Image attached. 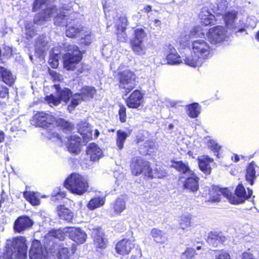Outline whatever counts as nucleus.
<instances>
[{
    "label": "nucleus",
    "mask_w": 259,
    "mask_h": 259,
    "mask_svg": "<svg viewBox=\"0 0 259 259\" xmlns=\"http://www.w3.org/2000/svg\"><path fill=\"white\" fill-rule=\"evenodd\" d=\"M190 50L191 55L185 58V63L196 67L201 66L203 62L208 59L211 48L204 39H196L191 42Z\"/></svg>",
    "instance_id": "obj_1"
},
{
    "label": "nucleus",
    "mask_w": 259,
    "mask_h": 259,
    "mask_svg": "<svg viewBox=\"0 0 259 259\" xmlns=\"http://www.w3.org/2000/svg\"><path fill=\"white\" fill-rule=\"evenodd\" d=\"M63 185L71 193L77 195L83 194L89 188L87 180L77 173L71 174L64 181Z\"/></svg>",
    "instance_id": "obj_2"
},
{
    "label": "nucleus",
    "mask_w": 259,
    "mask_h": 259,
    "mask_svg": "<svg viewBox=\"0 0 259 259\" xmlns=\"http://www.w3.org/2000/svg\"><path fill=\"white\" fill-rule=\"evenodd\" d=\"M118 89L123 90L127 95L136 88L137 77L134 71L130 69L118 71L115 75Z\"/></svg>",
    "instance_id": "obj_3"
},
{
    "label": "nucleus",
    "mask_w": 259,
    "mask_h": 259,
    "mask_svg": "<svg viewBox=\"0 0 259 259\" xmlns=\"http://www.w3.org/2000/svg\"><path fill=\"white\" fill-rule=\"evenodd\" d=\"M82 58V53L77 45H69L67 52L63 56V67L67 71H74Z\"/></svg>",
    "instance_id": "obj_4"
},
{
    "label": "nucleus",
    "mask_w": 259,
    "mask_h": 259,
    "mask_svg": "<svg viewBox=\"0 0 259 259\" xmlns=\"http://www.w3.org/2000/svg\"><path fill=\"white\" fill-rule=\"evenodd\" d=\"M116 252L121 255H126L131 253L133 258L140 257L142 255L141 249L135 247L133 241L129 238H123L118 241L115 245Z\"/></svg>",
    "instance_id": "obj_5"
},
{
    "label": "nucleus",
    "mask_w": 259,
    "mask_h": 259,
    "mask_svg": "<svg viewBox=\"0 0 259 259\" xmlns=\"http://www.w3.org/2000/svg\"><path fill=\"white\" fill-rule=\"evenodd\" d=\"M229 193L228 200L230 203L238 205L250 199L253 194V190L249 188H247L246 190L243 185L240 183L236 187L233 194L230 190H229Z\"/></svg>",
    "instance_id": "obj_6"
},
{
    "label": "nucleus",
    "mask_w": 259,
    "mask_h": 259,
    "mask_svg": "<svg viewBox=\"0 0 259 259\" xmlns=\"http://www.w3.org/2000/svg\"><path fill=\"white\" fill-rule=\"evenodd\" d=\"M147 33L143 28H136L134 30V37L130 40L132 50L137 55L142 56L146 53V47L143 44V39Z\"/></svg>",
    "instance_id": "obj_7"
},
{
    "label": "nucleus",
    "mask_w": 259,
    "mask_h": 259,
    "mask_svg": "<svg viewBox=\"0 0 259 259\" xmlns=\"http://www.w3.org/2000/svg\"><path fill=\"white\" fill-rule=\"evenodd\" d=\"M206 36L209 42L212 45H217L224 41L227 37V30L224 26L216 25L210 28Z\"/></svg>",
    "instance_id": "obj_8"
},
{
    "label": "nucleus",
    "mask_w": 259,
    "mask_h": 259,
    "mask_svg": "<svg viewBox=\"0 0 259 259\" xmlns=\"http://www.w3.org/2000/svg\"><path fill=\"white\" fill-rule=\"evenodd\" d=\"M92 237L96 250H104L107 247L108 241L101 227L93 229Z\"/></svg>",
    "instance_id": "obj_9"
},
{
    "label": "nucleus",
    "mask_w": 259,
    "mask_h": 259,
    "mask_svg": "<svg viewBox=\"0 0 259 259\" xmlns=\"http://www.w3.org/2000/svg\"><path fill=\"white\" fill-rule=\"evenodd\" d=\"M144 94L138 89L134 90L125 100L127 107L131 109H138L144 103Z\"/></svg>",
    "instance_id": "obj_10"
},
{
    "label": "nucleus",
    "mask_w": 259,
    "mask_h": 259,
    "mask_svg": "<svg viewBox=\"0 0 259 259\" xmlns=\"http://www.w3.org/2000/svg\"><path fill=\"white\" fill-rule=\"evenodd\" d=\"M65 233L68 237L77 244H82L86 240L87 234L79 227H66L64 228Z\"/></svg>",
    "instance_id": "obj_11"
},
{
    "label": "nucleus",
    "mask_w": 259,
    "mask_h": 259,
    "mask_svg": "<svg viewBox=\"0 0 259 259\" xmlns=\"http://www.w3.org/2000/svg\"><path fill=\"white\" fill-rule=\"evenodd\" d=\"M33 220L28 215H22L14 221L13 229L15 232L21 233L30 229L33 225Z\"/></svg>",
    "instance_id": "obj_12"
},
{
    "label": "nucleus",
    "mask_w": 259,
    "mask_h": 259,
    "mask_svg": "<svg viewBox=\"0 0 259 259\" xmlns=\"http://www.w3.org/2000/svg\"><path fill=\"white\" fill-rule=\"evenodd\" d=\"M229 189L227 188H220L218 186L212 185L208 190L209 201L211 202H219L222 196L228 199Z\"/></svg>",
    "instance_id": "obj_13"
},
{
    "label": "nucleus",
    "mask_w": 259,
    "mask_h": 259,
    "mask_svg": "<svg viewBox=\"0 0 259 259\" xmlns=\"http://www.w3.org/2000/svg\"><path fill=\"white\" fill-rule=\"evenodd\" d=\"M12 246L17 251L18 259H26L27 247L24 237L20 236L15 238L12 242Z\"/></svg>",
    "instance_id": "obj_14"
},
{
    "label": "nucleus",
    "mask_w": 259,
    "mask_h": 259,
    "mask_svg": "<svg viewBox=\"0 0 259 259\" xmlns=\"http://www.w3.org/2000/svg\"><path fill=\"white\" fill-rule=\"evenodd\" d=\"M118 20L120 23L116 25L115 34L117 39L119 42H125L128 37L126 32L127 19L125 16H120Z\"/></svg>",
    "instance_id": "obj_15"
},
{
    "label": "nucleus",
    "mask_w": 259,
    "mask_h": 259,
    "mask_svg": "<svg viewBox=\"0 0 259 259\" xmlns=\"http://www.w3.org/2000/svg\"><path fill=\"white\" fill-rule=\"evenodd\" d=\"M81 138L77 135H71L67 138L66 147L71 154L78 155L81 151Z\"/></svg>",
    "instance_id": "obj_16"
},
{
    "label": "nucleus",
    "mask_w": 259,
    "mask_h": 259,
    "mask_svg": "<svg viewBox=\"0 0 259 259\" xmlns=\"http://www.w3.org/2000/svg\"><path fill=\"white\" fill-rule=\"evenodd\" d=\"M198 18L201 26H209L215 24V16L205 8L201 9L198 14Z\"/></svg>",
    "instance_id": "obj_17"
},
{
    "label": "nucleus",
    "mask_w": 259,
    "mask_h": 259,
    "mask_svg": "<svg viewBox=\"0 0 259 259\" xmlns=\"http://www.w3.org/2000/svg\"><path fill=\"white\" fill-rule=\"evenodd\" d=\"M142 171V174H143L144 178L147 179H162L167 176V172L165 171L161 172H158L156 175H154L153 170L151 166V163L147 160L143 163Z\"/></svg>",
    "instance_id": "obj_18"
},
{
    "label": "nucleus",
    "mask_w": 259,
    "mask_h": 259,
    "mask_svg": "<svg viewBox=\"0 0 259 259\" xmlns=\"http://www.w3.org/2000/svg\"><path fill=\"white\" fill-rule=\"evenodd\" d=\"M199 178L194 173H192L191 176L187 177L183 182V187L188 190L189 192H196L199 188Z\"/></svg>",
    "instance_id": "obj_19"
},
{
    "label": "nucleus",
    "mask_w": 259,
    "mask_h": 259,
    "mask_svg": "<svg viewBox=\"0 0 259 259\" xmlns=\"http://www.w3.org/2000/svg\"><path fill=\"white\" fill-rule=\"evenodd\" d=\"M56 212L59 218L68 223L72 222L74 217L73 212L64 204L57 206Z\"/></svg>",
    "instance_id": "obj_20"
},
{
    "label": "nucleus",
    "mask_w": 259,
    "mask_h": 259,
    "mask_svg": "<svg viewBox=\"0 0 259 259\" xmlns=\"http://www.w3.org/2000/svg\"><path fill=\"white\" fill-rule=\"evenodd\" d=\"M86 153L90 160L93 161L98 160L103 155V152L95 143H90L86 149Z\"/></svg>",
    "instance_id": "obj_21"
},
{
    "label": "nucleus",
    "mask_w": 259,
    "mask_h": 259,
    "mask_svg": "<svg viewBox=\"0 0 259 259\" xmlns=\"http://www.w3.org/2000/svg\"><path fill=\"white\" fill-rule=\"evenodd\" d=\"M15 76L10 69L0 66V81L9 87H12L15 82Z\"/></svg>",
    "instance_id": "obj_22"
},
{
    "label": "nucleus",
    "mask_w": 259,
    "mask_h": 259,
    "mask_svg": "<svg viewBox=\"0 0 259 259\" xmlns=\"http://www.w3.org/2000/svg\"><path fill=\"white\" fill-rule=\"evenodd\" d=\"M65 34L69 38H75L79 36L83 31V27L79 24H65Z\"/></svg>",
    "instance_id": "obj_23"
},
{
    "label": "nucleus",
    "mask_w": 259,
    "mask_h": 259,
    "mask_svg": "<svg viewBox=\"0 0 259 259\" xmlns=\"http://www.w3.org/2000/svg\"><path fill=\"white\" fill-rule=\"evenodd\" d=\"M146 160L139 156L135 157L132 159L130 169L133 176H138L142 174L143 163Z\"/></svg>",
    "instance_id": "obj_24"
},
{
    "label": "nucleus",
    "mask_w": 259,
    "mask_h": 259,
    "mask_svg": "<svg viewBox=\"0 0 259 259\" xmlns=\"http://www.w3.org/2000/svg\"><path fill=\"white\" fill-rule=\"evenodd\" d=\"M43 256V249L40 241L33 242L29 250L30 259H41Z\"/></svg>",
    "instance_id": "obj_25"
},
{
    "label": "nucleus",
    "mask_w": 259,
    "mask_h": 259,
    "mask_svg": "<svg viewBox=\"0 0 259 259\" xmlns=\"http://www.w3.org/2000/svg\"><path fill=\"white\" fill-rule=\"evenodd\" d=\"M78 130L84 140L89 141L93 139L92 130L89 123L85 121L80 122Z\"/></svg>",
    "instance_id": "obj_26"
},
{
    "label": "nucleus",
    "mask_w": 259,
    "mask_h": 259,
    "mask_svg": "<svg viewBox=\"0 0 259 259\" xmlns=\"http://www.w3.org/2000/svg\"><path fill=\"white\" fill-rule=\"evenodd\" d=\"M132 132V129H128L127 132L121 130H118L116 132V145L118 149L121 150L124 148V143L126 139L130 136Z\"/></svg>",
    "instance_id": "obj_27"
},
{
    "label": "nucleus",
    "mask_w": 259,
    "mask_h": 259,
    "mask_svg": "<svg viewBox=\"0 0 259 259\" xmlns=\"http://www.w3.org/2000/svg\"><path fill=\"white\" fill-rule=\"evenodd\" d=\"M166 59L167 63L170 65H177L182 62L181 56L177 52L175 49L170 46L166 54Z\"/></svg>",
    "instance_id": "obj_28"
},
{
    "label": "nucleus",
    "mask_w": 259,
    "mask_h": 259,
    "mask_svg": "<svg viewBox=\"0 0 259 259\" xmlns=\"http://www.w3.org/2000/svg\"><path fill=\"white\" fill-rule=\"evenodd\" d=\"M213 162V159L208 156H204L201 159H198V166L200 169L205 175H209L211 171L210 164Z\"/></svg>",
    "instance_id": "obj_29"
},
{
    "label": "nucleus",
    "mask_w": 259,
    "mask_h": 259,
    "mask_svg": "<svg viewBox=\"0 0 259 259\" xmlns=\"http://www.w3.org/2000/svg\"><path fill=\"white\" fill-rule=\"evenodd\" d=\"M97 93V90L92 86L84 85L79 90L78 93L84 101L89 100L93 98Z\"/></svg>",
    "instance_id": "obj_30"
},
{
    "label": "nucleus",
    "mask_w": 259,
    "mask_h": 259,
    "mask_svg": "<svg viewBox=\"0 0 259 259\" xmlns=\"http://www.w3.org/2000/svg\"><path fill=\"white\" fill-rule=\"evenodd\" d=\"M150 234L153 240L158 244H163L167 240L165 233L157 228H152L151 230Z\"/></svg>",
    "instance_id": "obj_31"
},
{
    "label": "nucleus",
    "mask_w": 259,
    "mask_h": 259,
    "mask_svg": "<svg viewBox=\"0 0 259 259\" xmlns=\"http://www.w3.org/2000/svg\"><path fill=\"white\" fill-rule=\"evenodd\" d=\"M237 12L234 11H228L225 13L223 18L225 23V26L227 27L230 29L236 28L233 23L235 20L237 18Z\"/></svg>",
    "instance_id": "obj_32"
},
{
    "label": "nucleus",
    "mask_w": 259,
    "mask_h": 259,
    "mask_svg": "<svg viewBox=\"0 0 259 259\" xmlns=\"http://www.w3.org/2000/svg\"><path fill=\"white\" fill-rule=\"evenodd\" d=\"M58 8L56 6L53 5L51 7H47L40 13V16L39 17L38 21H46L50 19L53 15L57 12Z\"/></svg>",
    "instance_id": "obj_33"
},
{
    "label": "nucleus",
    "mask_w": 259,
    "mask_h": 259,
    "mask_svg": "<svg viewBox=\"0 0 259 259\" xmlns=\"http://www.w3.org/2000/svg\"><path fill=\"white\" fill-rule=\"evenodd\" d=\"M255 174V164L253 162H251L247 166L245 173V180L251 185L254 184V181L256 179Z\"/></svg>",
    "instance_id": "obj_34"
},
{
    "label": "nucleus",
    "mask_w": 259,
    "mask_h": 259,
    "mask_svg": "<svg viewBox=\"0 0 259 259\" xmlns=\"http://www.w3.org/2000/svg\"><path fill=\"white\" fill-rule=\"evenodd\" d=\"M105 203V198L103 197H94L91 198L87 204L89 210H93L104 205Z\"/></svg>",
    "instance_id": "obj_35"
},
{
    "label": "nucleus",
    "mask_w": 259,
    "mask_h": 259,
    "mask_svg": "<svg viewBox=\"0 0 259 259\" xmlns=\"http://www.w3.org/2000/svg\"><path fill=\"white\" fill-rule=\"evenodd\" d=\"M187 114L191 118L198 116L200 113V106L198 103H193L186 106Z\"/></svg>",
    "instance_id": "obj_36"
},
{
    "label": "nucleus",
    "mask_w": 259,
    "mask_h": 259,
    "mask_svg": "<svg viewBox=\"0 0 259 259\" xmlns=\"http://www.w3.org/2000/svg\"><path fill=\"white\" fill-rule=\"evenodd\" d=\"M56 125L59 129L65 133L71 132L74 128V125L63 118H59L56 121Z\"/></svg>",
    "instance_id": "obj_37"
},
{
    "label": "nucleus",
    "mask_w": 259,
    "mask_h": 259,
    "mask_svg": "<svg viewBox=\"0 0 259 259\" xmlns=\"http://www.w3.org/2000/svg\"><path fill=\"white\" fill-rule=\"evenodd\" d=\"M171 162L172 164L171 167L175 168L178 171L180 172L182 174H186L190 171V168L188 164H186L183 162V161H175L171 160Z\"/></svg>",
    "instance_id": "obj_38"
},
{
    "label": "nucleus",
    "mask_w": 259,
    "mask_h": 259,
    "mask_svg": "<svg viewBox=\"0 0 259 259\" xmlns=\"http://www.w3.org/2000/svg\"><path fill=\"white\" fill-rule=\"evenodd\" d=\"M71 100L70 103L67 106V109L69 111H71L75 108L76 106L79 105L82 101H84L78 93L72 94Z\"/></svg>",
    "instance_id": "obj_39"
},
{
    "label": "nucleus",
    "mask_w": 259,
    "mask_h": 259,
    "mask_svg": "<svg viewBox=\"0 0 259 259\" xmlns=\"http://www.w3.org/2000/svg\"><path fill=\"white\" fill-rule=\"evenodd\" d=\"M24 198L33 206L38 205L40 203V200L34 192L24 191Z\"/></svg>",
    "instance_id": "obj_40"
},
{
    "label": "nucleus",
    "mask_w": 259,
    "mask_h": 259,
    "mask_svg": "<svg viewBox=\"0 0 259 259\" xmlns=\"http://www.w3.org/2000/svg\"><path fill=\"white\" fill-rule=\"evenodd\" d=\"M48 114L44 112H37L33 116V119L36 124L42 126L47 123Z\"/></svg>",
    "instance_id": "obj_41"
},
{
    "label": "nucleus",
    "mask_w": 259,
    "mask_h": 259,
    "mask_svg": "<svg viewBox=\"0 0 259 259\" xmlns=\"http://www.w3.org/2000/svg\"><path fill=\"white\" fill-rule=\"evenodd\" d=\"M126 208L125 201L121 198H117L113 205L114 212L116 214H119Z\"/></svg>",
    "instance_id": "obj_42"
},
{
    "label": "nucleus",
    "mask_w": 259,
    "mask_h": 259,
    "mask_svg": "<svg viewBox=\"0 0 259 259\" xmlns=\"http://www.w3.org/2000/svg\"><path fill=\"white\" fill-rule=\"evenodd\" d=\"M72 92L70 89L67 88H65L62 90L60 91L59 93L58 94L60 102L63 101L65 103H67L72 96Z\"/></svg>",
    "instance_id": "obj_43"
},
{
    "label": "nucleus",
    "mask_w": 259,
    "mask_h": 259,
    "mask_svg": "<svg viewBox=\"0 0 259 259\" xmlns=\"http://www.w3.org/2000/svg\"><path fill=\"white\" fill-rule=\"evenodd\" d=\"M75 250V246L74 244H72L71 248L65 247L61 248L58 252L59 259H68L69 251L71 250L72 252L74 253Z\"/></svg>",
    "instance_id": "obj_44"
},
{
    "label": "nucleus",
    "mask_w": 259,
    "mask_h": 259,
    "mask_svg": "<svg viewBox=\"0 0 259 259\" xmlns=\"http://www.w3.org/2000/svg\"><path fill=\"white\" fill-rule=\"evenodd\" d=\"M191 217L190 214L182 215L180 217V228L184 230L191 226Z\"/></svg>",
    "instance_id": "obj_45"
},
{
    "label": "nucleus",
    "mask_w": 259,
    "mask_h": 259,
    "mask_svg": "<svg viewBox=\"0 0 259 259\" xmlns=\"http://www.w3.org/2000/svg\"><path fill=\"white\" fill-rule=\"evenodd\" d=\"M118 106V114L119 120L121 123H125L127 119L126 108L122 104H119Z\"/></svg>",
    "instance_id": "obj_46"
},
{
    "label": "nucleus",
    "mask_w": 259,
    "mask_h": 259,
    "mask_svg": "<svg viewBox=\"0 0 259 259\" xmlns=\"http://www.w3.org/2000/svg\"><path fill=\"white\" fill-rule=\"evenodd\" d=\"M45 100L48 104H52L54 106H58L61 103L59 96L56 97L53 94L46 96Z\"/></svg>",
    "instance_id": "obj_47"
},
{
    "label": "nucleus",
    "mask_w": 259,
    "mask_h": 259,
    "mask_svg": "<svg viewBox=\"0 0 259 259\" xmlns=\"http://www.w3.org/2000/svg\"><path fill=\"white\" fill-rule=\"evenodd\" d=\"M202 26L196 25L192 28L190 31V34L192 36H204L205 35V32L204 29L202 28Z\"/></svg>",
    "instance_id": "obj_48"
},
{
    "label": "nucleus",
    "mask_w": 259,
    "mask_h": 259,
    "mask_svg": "<svg viewBox=\"0 0 259 259\" xmlns=\"http://www.w3.org/2000/svg\"><path fill=\"white\" fill-rule=\"evenodd\" d=\"M208 239L211 241H218L221 243H223L226 240L225 236L215 232H210L208 235Z\"/></svg>",
    "instance_id": "obj_49"
},
{
    "label": "nucleus",
    "mask_w": 259,
    "mask_h": 259,
    "mask_svg": "<svg viewBox=\"0 0 259 259\" xmlns=\"http://www.w3.org/2000/svg\"><path fill=\"white\" fill-rule=\"evenodd\" d=\"M49 63L53 68H57L59 64L58 55L57 54H52L49 60Z\"/></svg>",
    "instance_id": "obj_50"
},
{
    "label": "nucleus",
    "mask_w": 259,
    "mask_h": 259,
    "mask_svg": "<svg viewBox=\"0 0 259 259\" xmlns=\"http://www.w3.org/2000/svg\"><path fill=\"white\" fill-rule=\"evenodd\" d=\"M14 254V251L13 249L8 247L6 248V249L4 250L3 252L2 255L1 256V259H13V255Z\"/></svg>",
    "instance_id": "obj_51"
},
{
    "label": "nucleus",
    "mask_w": 259,
    "mask_h": 259,
    "mask_svg": "<svg viewBox=\"0 0 259 259\" xmlns=\"http://www.w3.org/2000/svg\"><path fill=\"white\" fill-rule=\"evenodd\" d=\"M9 96V90L6 85L0 84V98L4 99L8 98ZM1 102H0V105Z\"/></svg>",
    "instance_id": "obj_52"
},
{
    "label": "nucleus",
    "mask_w": 259,
    "mask_h": 259,
    "mask_svg": "<svg viewBox=\"0 0 259 259\" xmlns=\"http://www.w3.org/2000/svg\"><path fill=\"white\" fill-rule=\"evenodd\" d=\"M46 3V0H34L32 5V11L36 12L40 9L43 5H45Z\"/></svg>",
    "instance_id": "obj_53"
},
{
    "label": "nucleus",
    "mask_w": 259,
    "mask_h": 259,
    "mask_svg": "<svg viewBox=\"0 0 259 259\" xmlns=\"http://www.w3.org/2000/svg\"><path fill=\"white\" fill-rule=\"evenodd\" d=\"M185 259H192L195 255V250L192 248H188L183 254Z\"/></svg>",
    "instance_id": "obj_54"
},
{
    "label": "nucleus",
    "mask_w": 259,
    "mask_h": 259,
    "mask_svg": "<svg viewBox=\"0 0 259 259\" xmlns=\"http://www.w3.org/2000/svg\"><path fill=\"white\" fill-rule=\"evenodd\" d=\"M218 251L219 253L216 255V259H231L229 253L225 250H215L214 252Z\"/></svg>",
    "instance_id": "obj_55"
},
{
    "label": "nucleus",
    "mask_w": 259,
    "mask_h": 259,
    "mask_svg": "<svg viewBox=\"0 0 259 259\" xmlns=\"http://www.w3.org/2000/svg\"><path fill=\"white\" fill-rule=\"evenodd\" d=\"M56 19L57 21H58L59 22H66L67 23L68 16L65 15L63 13H60L57 15L56 16Z\"/></svg>",
    "instance_id": "obj_56"
},
{
    "label": "nucleus",
    "mask_w": 259,
    "mask_h": 259,
    "mask_svg": "<svg viewBox=\"0 0 259 259\" xmlns=\"http://www.w3.org/2000/svg\"><path fill=\"white\" fill-rule=\"evenodd\" d=\"M49 73L54 81H60L61 80V76L60 74L56 71L52 70L49 72Z\"/></svg>",
    "instance_id": "obj_57"
},
{
    "label": "nucleus",
    "mask_w": 259,
    "mask_h": 259,
    "mask_svg": "<svg viewBox=\"0 0 259 259\" xmlns=\"http://www.w3.org/2000/svg\"><path fill=\"white\" fill-rule=\"evenodd\" d=\"M241 259H254L252 253L244 252L242 254Z\"/></svg>",
    "instance_id": "obj_58"
},
{
    "label": "nucleus",
    "mask_w": 259,
    "mask_h": 259,
    "mask_svg": "<svg viewBox=\"0 0 259 259\" xmlns=\"http://www.w3.org/2000/svg\"><path fill=\"white\" fill-rule=\"evenodd\" d=\"M85 37L84 38L81 37V40H82L83 39H87L88 41H81L82 44H83L84 45L88 46L91 43V39H90V35L89 34H84Z\"/></svg>",
    "instance_id": "obj_59"
},
{
    "label": "nucleus",
    "mask_w": 259,
    "mask_h": 259,
    "mask_svg": "<svg viewBox=\"0 0 259 259\" xmlns=\"http://www.w3.org/2000/svg\"><path fill=\"white\" fill-rule=\"evenodd\" d=\"M51 138H56L58 140L60 141V142L62 144L63 143V140L62 139V137L60 136V135L56 133H53L51 134Z\"/></svg>",
    "instance_id": "obj_60"
},
{
    "label": "nucleus",
    "mask_w": 259,
    "mask_h": 259,
    "mask_svg": "<svg viewBox=\"0 0 259 259\" xmlns=\"http://www.w3.org/2000/svg\"><path fill=\"white\" fill-rule=\"evenodd\" d=\"M58 195L60 196V197L62 198H63L65 197V196H66V193L65 192H60V191L58 192L57 193H56L55 194L53 195V197H56Z\"/></svg>",
    "instance_id": "obj_61"
},
{
    "label": "nucleus",
    "mask_w": 259,
    "mask_h": 259,
    "mask_svg": "<svg viewBox=\"0 0 259 259\" xmlns=\"http://www.w3.org/2000/svg\"><path fill=\"white\" fill-rule=\"evenodd\" d=\"M5 137L6 135L5 133L3 131L0 130V144L5 141Z\"/></svg>",
    "instance_id": "obj_62"
},
{
    "label": "nucleus",
    "mask_w": 259,
    "mask_h": 259,
    "mask_svg": "<svg viewBox=\"0 0 259 259\" xmlns=\"http://www.w3.org/2000/svg\"><path fill=\"white\" fill-rule=\"evenodd\" d=\"M239 157L237 154H235L232 157V160L235 162H237L239 161Z\"/></svg>",
    "instance_id": "obj_63"
},
{
    "label": "nucleus",
    "mask_w": 259,
    "mask_h": 259,
    "mask_svg": "<svg viewBox=\"0 0 259 259\" xmlns=\"http://www.w3.org/2000/svg\"><path fill=\"white\" fill-rule=\"evenodd\" d=\"M152 10V7L150 5H147L144 8V11L145 12L149 13Z\"/></svg>",
    "instance_id": "obj_64"
}]
</instances>
